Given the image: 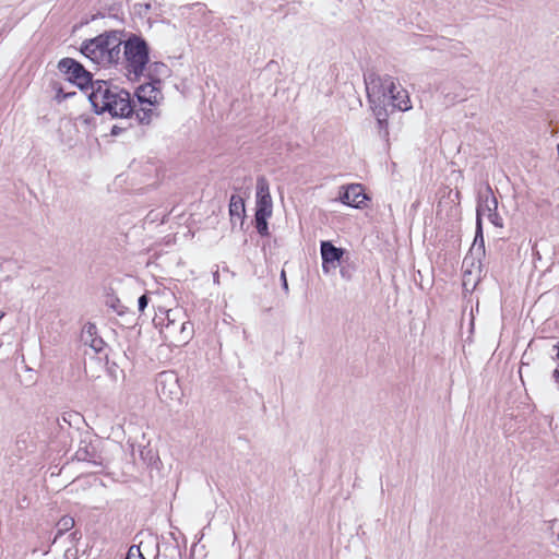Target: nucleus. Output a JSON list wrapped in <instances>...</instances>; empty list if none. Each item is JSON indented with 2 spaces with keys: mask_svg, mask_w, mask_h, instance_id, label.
<instances>
[{
  "mask_svg": "<svg viewBox=\"0 0 559 559\" xmlns=\"http://www.w3.org/2000/svg\"><path fill=\"white\" fill-rule=\"evenodd\" d=\"M96 114H108L111 118H128L133 114L134 100L126 90L108 81L97 80L92 83L88 96Z\"/></svg>",
  "mask_w": 559,
  "mask_h": 559,
  "instance_id": "obj_1",
  "label": "nucleus"
},
{
  "mask_svg": "<svg viewBox=\"0 0 559 559\" xmlns=\"http://www.w3.org/2000/svg\"><path fill=\"white\" fill-rule=\"evenodd\" d=\"M367 97L370 104V108L377 119L379 126V132L382 136L389 135L388 130V103L390 96L395 95L397 88H402L396 80L391 75H379L377 73H369L365 76Z\"/></svg>",
  "mask_w": 559,
  "mask_h": 559,
  "instance_id": "obj_2",
  "label": "nucleus"
},
{
  "mask_svg": "<svg viewBox=\"0 0 559 559\" xmlns=\"http://www.w3.org/2000/svg\"><path fill=\"white\" fill-rule=\"evenodd\" d=\"M122 38L118 32H107L82 44L81 52L94 63L106 67L121 59Z\"/></svg>",
  "mask_w": 559,
  "mask_h": 559,
  "instance_id": "obj_3",
  "label": "nucleus"
},
{
  "mask_svg": "<svg viewBox=\"0 0 559 559\" xmlns=\"http://www.w3.org/2000/svg\"><path fill=\"white\" fill-rule=\"evenodd\" d=\"M123 60L129 74L135 78L141 75L148 62V48L146 43L138 36L123 41Z\"/></svg>",
  "mask_w": 559,
  "mask_h": 559,
  "instance_id": "obj_4",
  "label": "nucleus"
},
{
  "mask_svg": "<svg viewBox=\"0 0 559 559\" xmlns=\"http://www.w3.org/2000/svg\"><path fill=\"white\" fill-rule=\"evenodd\" d=\"M498 207V202L495 195L492 194L491 189L488 187L484 193H480L478 197V204L476 210V237L475 242L471 249V255H467L463 264L466 265L469 260H473V252L475 250L480 251L483 249V234H481V218L492 216V212H496Z\"/></svg>",
  "mask_w": 559,
  "mask_h": 559,
  "instance_id": "obj_5",
  "label": "nucleus"
},
{
  "mask_svg": "<svg viewBox=\"0 0 559 559\" xmlns=\"http://www.w3.org/2000/svg\"><path fill=\"white\" fill-rule=\"evenodd\" d=\"M156 392L165 403L179 401L182 396V390L178 376L174 371L158 373L156 378Z\"/></svg>",
  "mask_w": 559,
  "mask_h": 559,
  "instance_id": "obj_6",
  "label": "nucleus"
},
{
  "mask_svg": "<svg viewBox=\"0 0 559 559\" xmlns=\"http://www.w3.org/2000/svg\"><path fill=\"white\" fill-rule=\"evenodd\" d=\"M182 311L180 309H169L166 312L165 332L166 336L176 335L177 342L187 343L193 334L192 324L189 321L180 322Z\"/></svg>",
  "mask_w": 559,
  "mask_h": 559,
  "instance_id": "obj_7",
  "label": "nucleus"
},
{
  "mask_svg": "<svg viewBox=\"0 0 559 559\" xmlns=\"http://www.w3.org/2000/svg\"><path fill=\"white\" fill-rule=\"evenodd\" d=\"M58 69L64 73L68 80L80 88H85L88 85L92 87V75L84 67L72 58H63L58 63Z\"/></svg>",
  "mask_w": 559,
  "mask_h": 559,
  "instance_id": "obj_8",
  "label": "nucleus"
},
{
  "mask_svg": "<svg viewBox=\"0 0 559 559\" xmlns=\"http://www.w3.org/2000/svg\"><path fill=\"white\" fill-rule=\"evenodd\" d=\"M273 202L270 194V185L265 177L257 179V209L255 215L272 216Z\"/></svg>",
  "mask_w": 559,
  "mask_h": 559,
  "instance_id": "obj_9",
  "label": "nucleus"
},
{
  "mask_svg": "<svg viewBox=\"0 0 559 559\" xmlns=\"http://www.w3.org/2000/svg\"><path fill=\"white\" fill-rule=\"evenodd\" d=\"M135 95L139 105L155 106L162 98V93L154 83L141 85L138 87Z\"/></svg>",
  "mask_w": 559,
  "mask_h": 559,
  "instance_id": "obj_10",
  "label": "nucleus"
},
{
  "mask_svg": "<svg viewBox=\"0 0 559 559\" xmlns=\"http://www.w3.org/2000/svg\"><path fill=\"white\" fill-rule=\"evenodd\" d=\"M340 199L346 205L360 207L367 198L360 185H350L345 189Z\"/></svg>",
  "mask_w": 559,
  "mask_h": 559,
  "instance_id": "obj_11",
  "label": "nucleus"
},
{
  "mask_svg": "<svg viewBox=\"0 0 559 559\" xmlns=\"http://www.w3.org/2000/svg\"><path fill=\"white\" fill-rule=\"evenodd\" d=\"M97 328L93 323H87L82 331V341L88 345L95 353H100L104 349L105 343L97 335Z\"/></svg>",
  "mask_w": 559,
  "mask_h": 559,
  "instance_id": "obj_12",
  "label": "nucleus"
},
{
  "mask_svg": "<svg viewBox=\"0 0 559 559\" xmlns=\"http://www.w3.org/2000/svg\"><path fill=\"white\" fill-rule=\"evenodd\" d=\"M388 106L392 107V110L407 111L412 108L411 98L408 92L402 87L397 88L395 95L390 96Z\"/></svg>",
  "mask_w": 559,
  "mask_h": 559,
  "instance_id": "obj_13",
  "label": "nucleus"
},
{
  "mask_svg": "<svg viewBox=\"0 0 559 559\" xmlns=\"http://www.w3.org/2000/svg\"><path fill=\"white\" fill-rule=\"evenodd\" d=\"M343 255V250L340 248H336L329 241H322L321 242V257L323 261V270H326V264L334 263L336 261H340V259Z\"/></svg>",
  "mask_w": 559,
  "mask_h": 559,
  "instance_id": "obj_14",
  "label": "nucleus"
},
{
  "mask_svg": "<svg viewBox=\"0 0 559 559\" xmlns=\"http://www.w3.org/2000/svg\"><path fill=\"white\" fill-rule=\"evenodd\" d=\"M133 114H135L140 123L147 124L151 122L153 117V106L139 105L138 108V105L134 103Z\"/></svg>",
  "mask_w": 559,
  "mask_h": 559,
  "instance_id": "obj_15",
  "label": "nucleus"
},
{
  "mask_svg": "<svg viewBox=\"0 0 559 559\" xmlns=\"http://www.w3.org/2000/svg\"><path fill=\"white\" fill-rule=\"evenodd\" d=\"M230 216H237L239 218L245 214V201L241 197L233 194L229 202Z\"/></svg>",
  "mask_w": 559,
  "mask_h": 559,
  "instance_id": "obj_16",
  "label": "nucleus"
},
{
  "mask_svg": "<svg viewBox=\"0 0 559 559\" xmlns=\"http://www.w3.org/2000/svg\"><path fill=\"white\" fill-rule=\"evenodd\" d=\"M74 526V519L69 515L62 516L57 523V534L53 538V543L62 536L64 533L70 531Z\"/></svg>",
  "mask_w": 559,
  "mask_h": 559,
  "instance_id": "obj_17",
  "label": "nucleus"
},
{
  "mask_svg": "<svg viewBox=\"0 0 559 559\" xmlns=\"http://www.w3.org/2000/svg\"><path fill=\"white\" fill-rule=\"evenodd\" d=\"M267 215H255V228L261 236L269 235Z\"/></svg>",
  "mask_w": 559,
  "mask_h": 559,
  "instance_id": "obj_18",
  "label": "nucleus"
},
{
  "mask_svg": "<svg viewBox=\"0 0 559 559\" xmlns=\"http://www.w3.org/2000/svg\"><path fill=\"white\" fill-rule=\"evenodd\" d=\"M142 558H144V557L141 554L139 546L133 545L129 548L128 554H127V559H142Z\"/></svg>",
  "mask_w": 559,
  "mask_h": 559,
  "instance_id": "obj_19",
  "label": "nucleus"
},
{
  "mask_svg": "<svg viewBox=\"0 0 559 559\" xmlns=\"http://www.w3.org/2000/svg\"><path fill=\"white\" fill-rule=\"evenodd\" d=\"M491 224H493L495 226H498V227H501L502 226V223H501V217L498 215L497 211L496 212H492V216H488L486 217Z\"/></svg>",
  "mask_w": 559,
  "mask_h": 559,
  "instance_id": "obj_20",
  "label": "nucleus"
},
{
  "mask_svg": "<svg viewBox=\"0 0 559 559\" xmlns=\"http://www.w3.org/2000/svg\"><path fill=\"white\" fill-rule=\"evenodd\" d=\"M148 304V297L146 295H142L138 300V307L141 312L145 310Z\"/></svg>",
  "mask_w": 559,
  "mask_h": 559,
  "instance_id": "obj_21",
  "label": "nucleus"
},
{
  "mask_svg": "<svg viewBox=\"0 0 559 559\" xmlns=\"http://www.w3.org/2000/svg\"><path fill=\"white\" fill-rule=\"evenodd\" d=\"M281 280H282V282H283V288H284V290H285V292H288V283H287V280H286V273H285V271H284V270L281 272Z\"/></svg>",
  "mask_w": 559,
  "mask_h": 559,
  "instance_id": "obj_22",
  "label": "nucleus"
},
{
  "mask_svg": "<svg viewBox=\"0 0 559 559\" xmlns=\"http://www.w3.org/2000/svg\"><path fill=\"white\" fill-rule=\"evenodd\" d=\"M554 378H555V382H556V384H557V388H558V390H559V369H556V370L554 371Z\"/></svg>",
  "mask_w": 559,
  "mask_h": 559,
  "instance_id": "obj_23",
  "label": "nucleus"
},
{
  "mask_svg": "<svg viewBox=\"0 0 559 559\" xmlns=\"http://www.w3.org/2000/svg\"><path fill=\"white\" fill-rule=\"evenodd\" d=\"M111 308H114L118 313H120V311L116 308V302L111 304Z\"/></svg>",
  "mask_w": 559,
  "mask_h": 559,
  "instance_id": "obj_24",
  "label": "nucleus"
},
{
  "mask_svg": "<svg viewBox=\"0 0 559 559\" xmlns=\"http://www.w3.org/2000/svg\"><path fill=\"white\" fill-rule=\"evenodd\" d=\"M111 308H114L118 313H120V311L116 308V302L111 304Z\"/></svg>",
  "mask_w": 559,
  "mask_h": 559,
  "instance_id": "obj_25",
  "label": "nucleus"
},
{
  "mask_svg": "<svg viewBox=\"0 0 559 559\" xmlns=\"http://www.w3.org/2000/svg\"><path fill=\"white\" fill-rule=\"evenodd\" d=\"M5 316L3 311H0V320Z\"/></svg>",
  "mask_w": 559,
  "mask_h": 559,
  "instance_id": "obj_26",
  "label": "nucleus"
},
{
  "mask_svg": "<svg viewBox=\"0 0 559 559\" xmlns=\"http://www.w3.org/2000/svg\"><path fill=\"white\" fill-rule=\"evenodd\" d=\"M557 152H558V157H559V143L557 144Z\"/></svg>",
  "mask_w": 559,
  "mask_h": 559,
  "instance_id": "obj_27",
  "label": "nucleus"
},
{
  "mask_svg": "<svg viewBox=\"0 0 559 559\" xmlns=\"http://www.w3.org/2000/svg\"><path fill=\"white\" fill-rule=\"evenodd\" d=\"M557 347H558V354H557V357L559 358V344L557 345Z\"/></svg>",
  "mask_w": 559,
  "mask_h": 559,
  "instance_id": "obj_28",
  "label": "nucleus"
},
{
  "mask_svg": "<svg viewBox=\"0 0 559 559\" xmlns=\"http://www.w3.org/2000/svg\"><path fill=\"white\" fill-rule=\"evenodd\" d=\"M142 559H145V558H142Z\"/></svg>",
  "mask_w": 559,
  "mask_h": 559,
  "instance_id": "obj_29",
  "label": "nucleus"
}]
</instances>
